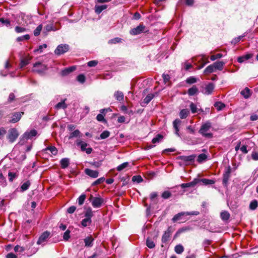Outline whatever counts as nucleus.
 Returning a JSON list of instances; mask_svg holds the SVG:
<instances>
[{
    "instance_id": "obj_30",
    "label": "nucleus",
    "mask_w": 258,
    "mask_h": 258,
    "mask_svg": "<svg viewBox=\"0 0 258 258\" xmlns=\"http://www.w3.org/2000/svg\"><path fill=\"white\" fill-rule=\"evenodd\" d=\"M85 218L91 219V218L93 216V211L90 207H88L86 209V211L84 213Z\"/></svg>"
},
{
    "instance_id": "obj_27",
    "label": "nucleus",
    "mask_w": 258,
    "mask_h": 258,
    "mask_svg": "<svg viewBox=\"0 0 258 258\" xmlns=\"http://www.w3.org/2000/svg\"><path fill=\"white\" fill-rule=\"evenodd\" d=\"M31 182L29 180L26 181L23 183L20 187V191L24 192L27 190L30 187Z\"/></svg>"
},
{
    "instance_id": "obj_14",
    "label": "nucleus",
    "mask_w": 258,
    "mask_h": 258,
    "mask_svg": "<svg viewBox=\"0 0 258 258\" xmlns=\"http://www.w3.org/2000/svg\"><path fill=\"white\" fill-rule=\"evenodd\" d=\"M214 88V84L212 83H209L206 86L204 90L203 91V93L206 95H210L213 91Z\"/></svg>"
},
{
    "instance_id": "obj_3",
    "label": "nucleus",
    "mask_w": 258,
    "mask_h": 258,
    "mask_svg": "<svg viewBox=\"0 0 258 258\" xmlns=\"http://www.w3.org/2000/svg\"><path fill=\"white\" fill-rule=\"evenodd\" d=\"M47 69V66L45 64L38 61L34 63L32 71L39 75H43L45 73Z\"/></svg>"
},
{
    "instance_id": "obj_63",
    "label": "nucleus",
    "mask_w": 258,
    "mask_h": 258,
    "mask_svg": "<svg viewBox=\"0 0 258 258\" xmlns=\"http://www.w3.org/2000/svg\"><path fill=\"white\" fill-rule=\"evenodd\" d=\"M26 29L24 27H19V26H16L15 27V31L18 33L24 32L26 31Z\"/></svg>"
},
{
    "instance_id": "obj_26",
    "label": "nucleus",
    "mask_w": 258,
    "mask_h": 258,
    "mask_svg": "<svg viewBox=\"0 0 258 258\" xmlns=\"http://www.w3.org/2000/svg\"><path fill=\"white\" fill-rule=\"evenodd\" d=\"M191 111L192 113H196L198 111L203 112V110L202 109H198L196 104L193 102H191L189 105Z\"/></svg>"
},
{
    "instance_id": "obj_41",
    "label": "nucleus",
    "mask_w": 258,
    "mask_h": 258,
    "mask_svg": "<svg viewBox=\"0 0 258 258\" xmlns=\"http://www.w3.org/2000/svg\"><path fill=\"white\" fill-rule=\"evenodd\" d=\"M91 219L85 218L82 220L81 225L83 227H85L91 224Z\"/></svg>"
},
{
    "instance_id": "obj_39",
    "label": "nucleus",
    "mask_w": 258,
    "mask_h": 258,
    "mask_svg": "<svg viewBox=\"0 0 258 258\" xmlns=\"http://www.w3.org/2000/svg\"><path fill=\"white\" fill-rule=\"evenodd\" d=\"M215 69L213 64H211L208 66L204 70L205 74H210L214 72L215 71Z\"/></svg>"
},
{
    "instance_id": "obj_18",
    "label": "nucleus",
    "mask_w": 258,
    "mask_h": 258,
    "mask_svg": "<svg viewBox=\"0 0 258 258\" xmlns=\"http://www.w3.org/2000/svg\"><path fill=\"white\" fill-rule=\"evenodd\" d=\"M85 173L88 176L92 178H96L98 176V172L96 170L86 168L85 170Z\"/></svg>"
},
{
    "instance_id": "obj_31",
    "label": "nucleus",
    "mask_w": 258,
    "mask_h": 258,
    "mask_svg": "<svg viewBox=\"0 0 258 258\" xmlns=\"http://www.w3.org/2000/svg\"><path fill=\"white\" fill-rule=\"evenodd\" d=\"M9 180L10 182H12L14 180L18 177V173L16 172H11L8 173Z\"/></svg>"
},
{
    "instance_id": "obj_64",
    "label": "nucleus",
    "mask_w": 258,
    "mask_h": 258,
    "mask_svg": "<svg viewBox=\"0 0 258 258\" xmlns=\"http://www.w3.org/2000/svg\"><path fill=\"white\" fill-rule=\"evenodd\" d=\"M44 28H45V30L47 32H49L52 30H54V28H53V25L52 24H47V25H46L45 26Z\"/></svg>"
},
{
    "instance_id": "obj_17",
    "label": "nucleus",
    "mask_w": 258,
    "mask_h": 258,
    "mask_svg": "<svg viewBox=\"0 0 258 258\" xmlns=\"http://www.w3.org/2000/svg\"><path fill=\"white\" fill-rule=\"evenodd\" d=\"M76 69V66H72L70 67L66 68L61 71V75L62 76H66L73 72Z\"/></svg>"
},
{
    "instance_id": "obj_48",
    "label": "nucleus",
    "mask_w": 258,
    "mask_h": 258,
    "mask_svg": "<svg viewBox=\"0 0 258 258\" xmlns=\"http://www.w3.org/2000/svg\"><path fill=\"white\" fill-rule=\"evenodd\" d=\"M214 106L218 110H221L225 107V105L224 103L221 102H216L214 104Z\"/></svg>"
},
{
    "instance_id": "obj_37",
    "label": "nucleus",
    "mask_w": 258,
    "mask_h": 258,
    "mask_svg": "<svg viewBox=\"0 0 258 258\" xmlns=\"http://www.w3.org/2000/svg\"><path fill=\"white\" fill-rule=\"evenodd\" d=\"M220 217L223 220L226 221L229 219L230 217V214L227 211H224L221 213Z\"/></svg>"
},
{
    "instance_id": "obj_49",
    "label": "nucleus",
    "mask_w": 258,
    "mask_h": 258,
    "mask_svg": "<svg viewBox=\"0 0 258 258\" xmlns=\"http://www.w3.org/2000/svg\"><path fill=\"white\" fill-rule=\"evenodd\" d=\"M201 181L202 182L204 185L213 184L215 183V181L213 180L207 178H203L201 180Z\"/></svg>"
},
{
    "instance_id": "obj_33",
    "label": "nucleus",
    "mask_w": 258,
    "mask_h": 258,
    "mask_svg": "<svg viewBox=\"0 0 258 258\" xmlns=\"http://www.w3.org/2000/svg\"><path fill=\"white\" fill-rule=\"evenodd\" d=\"M70 161L68 158H63L60 160V165L62 168L64 169L68 167Z\"/></svg>"
},
{
    "instance_id": "obj_32",
    "label": "nucleus",
    "mask_w": 258,
    "mask_h": 258,
    "mask_svg": "<svg viewBox=\"0 0 258 258\" xmlns=\"http://www.w3.org/2000/svg\"><path fill=\"white\" fill-rule=\"evenodd\" d=\"M189 111L187 109H182L179 112V116L181 119H184L189 115Z\"/></svg>"
},
{
    "instance_id": "obj_50",
    "label": "nucleus",
    "mask_w": 258,
    "mask_h": 258,
    "mask_svg": "<svg viewBox=\"0 0 258 258\" xmlns=\"http://www.w3.org/2000/svg\"><path fill=\"white\" fill-rule=\"evenodd\" d=\"M42 29V25H39L34 31V35L35 36H38L40 35Z\"/></svg>"
},
{
    "instance_id": "obj_40",
    "label": "nucleus",
    "mask_w": 258,
    "mask_h": 258,
    "mask_svg": "<svg viewBox=\"0 0 258 258\" xmlns=\"http://www.w3.org/2000/svg\"><path fill=\"white\" fill-rule=\"evenodd\" d=\"M0 23L1 26H6L7 27L11 26L10 21L8 19H5L3 18H0Z\"/></svg>"
},
{
    "instance_id": "obj_38",
    "label": "nucleus",
    "mask_w": 258,
    "mask_h": 258,
    "mask_svg": "<svg viewBox=\"0 0 258 258\" xmlns=\"http://www.w3.org/2000/svg\"><path fill=\"white\" fill-rule=\"evenodd\" d=\"M81 133L79 130H76L71 133H70L69 139H70L73 138L80 137L81 136Z\"/></svg>"
},
{
    "instance_id": "obj_42",
    "label": "nucleus",
    "mask_w": 258,
    "mask_h": 258,
    "mask_svg": "<svg viewBox=\"0 0 258 258\" xmlns=\"http://www.w3.org/2000/svg\"><path fill=\"white\" fill-rule=\"evenodd\" d=\"M174 250L177 254H181L184 250L183 246L181 244H178L175 246Z\"/></svg>"
},
{
    "instance_id": "obj_43",
    "label": "nucleus",
    "mask_w": 258,
    "mask_h": 258,
    "mask_svg": "<svg viewBox=\"0 0 258 258\" xmlns=\"http://www.w3.org/2000/svg\"><path fill=\"white\" fill-rule=\"evenodd\" d=\"M128 165H129L128 162H124V163L121 164L120 165H118V166H117L116 170L118 171H121L123 170L124 169H125V168H126Z\"/></svg>"
},
{
    "instance_id": "obj_2",
    "label": "nucleus",
    "mask_w": 258,
    "mask_h": 258,
    "mask_svg": "<svg viewBox=\"0 0 258 258\" xmlns=\"http://www.w3.org/2000/svg\"><path fill=\"white\" fill-rule=\"evenodd\" d=\"M199 214V212L198 211L181 212L174 215L172 219V221L173 222H176L178 221L183 220V222L188 220V219L185 218L186 216H197Z\"/></svg>"
},
{
    "instance_id": "obj_47",
    "label": "nucleus",
    "mask_w": 258,
    "mask_h": 258,
    "mask_svg": "<svg viewBox=\"0 0 258 258\" xmlns=\"http://www.w3.org/2000/svg\"><path fill=\"white\" fill-rule=\"evenodd\" d=\"M30 37L29 35L26 34V35L17 37L16 40L17 42H20V41H23L24 40H28L30 39Z\"/></svg>"
},
{
    "instance_id": "obj_6",
    "label": "nucleus",
    "mask_w": 258,
    "mask_h": 258,
    "mask_svg": "<svg viewBox=\"0 0 258 258\" xmlns=\"http://www.w3.org/2000/svg\"><path fill=\"white\" fill-rule=\"evenodd\" d=\"M70 46L67 44L58 45L54 50V53L57 55H61L69 51Z\"/></svg>"
},
{
    "instance_id": "obj_9",
    "label": "nucleus",
    "mask_w": 258,
    "mask_h": 258,
    "mask_svg": "<svg viewBox=\"0 0 258 258\" xmlns=\"http://www.w3.org/2000/svg\"><path fill=\"white\" fill-rule=\"evenodd\" d=\"M173 232L172 228L171 226L169 227L164 232L162 237V242L163 243H166L169 240V238Z\"/></svg>"
},
{
    "instance_id": "obj_62",
    "label": "nucleus",
    "mask_w": 258,
    "mask_h": 258,
    "mask_svg": "<svg viewBox=\"0 0 258 258\" xmlns=\"http://www.w3.org/2000/svg\"><path fill=\"white\" fill-rule=\"evenodd\" d=\"M223 56V55L221 53H217L216 55H211L210 57V59L212 61H214L218 58H220Z\"/></svg>"
},
{
    "instance_id": "obj_8",
    "label": "nucleus",
    "mask_w": 258,
    "mask_h": 258,
    "mask_svg": "<svg viewBox=\"0 0 258 258\" xmlns=\"http://www.w3.org/2000/svg\"><path fill=\"white\" fill-rule=\"evenodd\" d=\"M23 114V112H15L12 113L9 115V117L10 118L9 122L13 123L17 122L21 118Z\"/></svg>"
},
{
    "instance_id": "obj_16",
    "label": "nucleus",
    "mask_w": 258,
    "mask_h": 258,
    "mask_svg": "<svg viewBox=\"0 0 258 258\" xmlns=\"http://www.w3.org/2000/svg\"><path fill=\"white\" fill-rule=\"evenodd\" d=\"M154 96L155 95L152 93L149 94L140 103L141 105L143 107L146 106L153 99Z\"/></svg>"
},
{
    "instance_id": "obj_44",
    "label": "nucleus",
    "mask_w": 258,
    "mask_h": 258,
    "mask_svg": "<svg viewBox=\"0 0 258 258\" xmlns=\"http://www.w3.org/2000/svg\"><path fill=\"white\" fill-rule=\"evenodd\" d=\"M258 206V202L256 200L252 201L249 204V209L251 210H255Z\"/></svg>"
},
{
    "instance_id": "obj_59",
    "label": "nucleus",
    "mask_w": 258,
    "mask_h": 258,
    "mask_svg": "<svg viewBox=\"0 0 258 258\" xmlns=\"http://www.w3.org/2000/svg\"><path fill=\"white\" fill-rule=\"evenodd\" d=\"M85 76L83 74H80L77 77V81L81 83H84L85 81Z\"/></svg>"
},
{
    "instance_id": "obj_60",
    "label": "nucleus",
    "mask_w": 258,
    "mask_h": 258,
    "mask_svg": "<svg viewBox=\"0 0 258 258\" xmlns=\"http://www.w3.org/2000/svg\"><path fill=\"white\" fill-rule=\"evenodd\" d=\"M245 36V34H244L242 35L239 36L238 37H236L234 39H233L232 40L231 43L235 44L237 43V42H238L242 38H243Z\"/></svg>"
},
{
    "instance_id": "obj_19",
    "label": "nucleus",
    "mask_w": 258,
    "mask_h": 258,
    "mask_svg": "<svg viewBox=\"0 0 258 258\" xmlns=\"http://www.w3.org/2000/svg\"><path fill=\"white\" fill-rule=\"evenodd\" d=\"M67 99H62L60 102L57 103L55 106V109L58 110L60 109H65L68 107V105L65 103Z\"/></svg>"
},
{
    "instance_id": "obj_52",
    "label": "nucleus",
    "mask_w": 258,
    "mask_h": 258,
    "mask_svg": "<svg viewBox=\"0 0 258 258\" xmlns=\"http://www.w3.org/2000/svg\"><path fill=\"white\" fill-rule=\"evenodd\" d=\"M29 63V59L27 58H24L21 59L20 66L21 68H23L28 64Z\"/></svg>"
},
{
    "instance_id": "obj_23",
    "label": "nucleus",
    "mask_w": 258,
    "mask_h": 258,
    "mask_svg": "<svg viewBox=\"0 0 258 258\" xmlns=\"http://www.w3.org/2000/svg\"><path fill=\"white\" fill-rule=\"evenodd\" d=\"M181 120L179 119H176L174 120L173 122V125L174 129L175 130V134L177 135L178 136H179V126L181 124Z\"/></svg>"
},
{
    "instance_id": "obj_46",
    "label": "nucleus",
    "mask_w": 258,
    "mask_h": 258,
    "mask_svg": "<svg viewBox=\"0 0 258 258\" xmlns=\"http://www.w3.org/2000/svg\"><path fill=\"white\" fill-rule=\"evenodd\" d=\"M163 137L162 135L160 134H158L155 138H154L152 140V142L153 144H156L159 143L161 140L163 139Z\"/></svg>"
},
{
    "instance_id": "obj_11",
    "label": "nucleus",
    "mask_w": 258,
    "mask_h": 258,
    "mask_svg": "<svg viewBox=\"0 0 258 258\" xmlns=\"http://www.w3.org/2000/svg\"><path fill=\"white\" fill-rule=\"evenodd\" d=\"M196 157V156L195 155H191L189 156H180L178 157V159L188 164L194 162Z\"/></svg>"
},
{
    "instance_id": "obj_36",
    "label": "nucleus",
    "mask_w": 258,
    "mask_h": 258,
    "mask_svg": "<svg viewBox=\"0 0 258 258\" xmlns=\"http://www.w3.org/2000/svg\"><path fill=\"white\" fill-rule=\"evenodd\" d=\"M241 94L246 99L249 98L250 96V90L248 88H245L241 91Z\"/></svg>"
},
{
    "instance_id": "obj_4",
    "label": "nucleus",
    "mask_w": 258,
    "mask_h": 258,
    "mask_svg": "<svg viewBox=\"0 0 258 258\" xmlns=\"http://www.w3.org/2000/svg\"><path fill=\"white\" fill-rule=\"evenodd\" d=\"M89 201L91 203L92 206L94 208L101 207L104 202L103 199L101 198L100 197H95L92 195L90 196Z\"/></svg>"
},
{
    "instance_id": "obj_25",
    "label": "nucleus",
    "mask_w": 258,
    "mask_h": 258,
    "mask_svg": "<svg viewBox=\"0 0 258 258\" xmlns=\"http://www.w3.org/2000/svg\"><path fill=\"white\" fill-rule=\"evenodd\" d=\"M215 70L221 71L223 69L225 62L222 61H218L213 63Z\"/></svg>"
},
{
    "instance_id": "obj_61",
    "label": "nucleus",
    "mask_w": 258,
    "mask_h": 258,
    "mask_svg": "<svg viewBox=\"0 0 258 258\" xmlns=\"http://www.w3.org/2000/svg\"><path fill=\"white\" fill-rule=\"evenodd\" d=\"M14 250L16 252H22L25 250V248L23 247H21L18 245H16L14 247Z\"/></svg>"
},
{
    "instance_id": "obj_22",
    "label": "nucleus",
    "mask_w": 258,
    "mask_h": 258,
    "mask_svg": "<svg viewBox=\"0 0 258 258\" xmlns=\"http://www.w3.org/2000/svg\"><path fill=\"white\" fill-rule=\"evenodd\" d=\"M198 182V180L197 179H195L192 181L188 182V183H182L180 185V186L182 188H187L195 186Z\"/></svg>"
},
{
    "instance_id": "obj_51",
    "label": "nucleus",
    "mask_w": 258,
    "mask_h": 258,
    "mask_svg": "<svg viewBox=\"0 0 258 258\" xmlns=\"http://www.w3.org/2000/svg\"><path fill=\"white\" fill-rule=\"evenodd\" d=\"M197 79L195 77H190L186 79V82L189 84H192L197 82Z\"/></svg>"
},
{
    "instance_id": "obj_57",
    "label": "nucleus",
    "mask_w": 258,
    "mask_h": 258,
    "mask_svg": "<svg viewBox=\"0 0 258 258\" xmlns=\"http://www.w3.org/2000/svg\"><path fill=\"white\" fill-rule=\"evenodd\" d=\"M171 196V194L169 191H165L162 194V197L164 199H168Z\"/></svg>"
},
{
    "instance_id": "obj_35",
    "label": "nucleus",
    "mask_w": 258,
    "mask_h": 258,
    "mask_svg": "<svg viewBox=\"0 0 258 258\" xmlns=\"http://www.w3.org/2000/svg\"><path fill=\"white\" fill-rule=\"evenodd\" d=\"M208 158V156L205 154H201L198 156L197 158V161L199 163H203V162L205 161Z\"/></svg>"
},
{
    "instance_id": "obj_13",
    "label": "nucleus",
    "mask_w": 258,
    "mask_h": 258,
    "mask_svg": "<svg viewBox=\"0 0 258 258\" xmlns=\"http://www.w3.org/2000/svg\"><path fill=\"white\" fill-rule=\"evenodd\" d=\"M50 233L48 231L44 232L39 237L37 243L38 244H43L45 242L47 239L49 237Z\"/></svg>"
},
{
    "instance_id": "obj_28",
    "label": "nucleus",
    "mask_w": 258,
    "mask_h": 258,
    "mask_svg": "<svg viewBox=\"0 0 258 258\" xmlns=\"http://www.w3.org/2000/svg\"><path fill=\"white\" fill-rule=\"evenodd\" d=\"M107 7V5H102V6H98L96 5L95 6V12L96 14H99L101 13L104 10L106 9Z\"/></svg>"
},
{
    "instance_id": "obj_15",
    "label": "nucleus",
    "mask_w": 258,
    "mask_h": 258,
    "mask_svg": "<svg viewBox=\"0 0 258 258\" xmlns=\"http://www.w3.org/2000/svg\"><path fill=\"white\" fill-rule=\"evenodd\" d=\"M196 59L202 63L201 66L199 67L200 69L203 68L206 63L209 62L208 57H206L204 54L197 56Z\"/></svg>"
},
{
    "instance_id": "obj_1",
    "label": "nucleus",
    "mask_w": 258,
    "mask_h": 258,
    "mask_svg": "<svg viewBox=\"0 0 258 258\" xmlns=\"http://www.w3.org/2000/svg\"><path fill=\"white\" fill-rule=\"evenodd\" d=\"M212 127V123L210 121H207L202 123L199 133L205 138H212L213 137V134L209 132Z\"/></svg>"
},
{
    "instance_id": "obj_45",
    "label": "nucleus",
    "mask_w": 258,
    "mask_h": 258,
    "mask_svg": "<svg viewBox=\"0 0 258 258\" xmlns=\"http://www.w3.org/2000/svg\"><path fill=\"white\" fill-rule=\"evenodd\" d=\"M45 150L49 151L53 155H55L57 153V150L54 146L48 147Z\"/></svg>"
},
{
    "instance_id": "obj_10",
    "label": "nucleus",
    "mask_w": 258,
    "mask_h": 258,
    "mask_svg": "<svg viewBox=\"0 0 258 258\" xmlns=\"http://www.w3.org/2000/svg\"><path fill=\"white\" fill-rule=\"evenodd\" d=\"M19 136L18 131L15 128L10 130L8 138L11 143L14 142Z\"/></svg>"
},
{
    "instance_id": "obj_29",
    "label": "nucleus",
    "mask_w": 258,
    "mask_h": 258,
    "mask_svg": "<svg viewBox=\"0 0 258 258\" xmlns=\"http://www.w3.org/2000/svg\"><path fill=\"white\" fill-rule=\"evenodd\" d=\"M198 93V89L194 85L188 90L187 93L189 96H194Z\"/></svg>"
},
{
    "instance_id": "obj_21",
    "label": "nucleus",
    "mask_w": 258,
    "mask_h": 258,
    "mask_svg": "<svg viewBox=\"0 0 258 258\" xmlns=\"http://www.w3.org/2000/svg\"><path fill=\"white\" fill-rule=\"evenodd\" d=\"M253 56L251 53H248L245 55L239 56L237 58V61L239 63H242L245 61L251 58Z\"/></svg>"
},
{
    "instance_id": "obj_55",
    "label": "nucleus",
    "mask_w": 258,
    "mask_h": 258,
    "mask_svg": "<svg viewBox=\"0 0 258 258\" xmlns=\"http://www.w3.org/2000/svg\"><path fill=\"white\" fill-rule=\"evenodd\" d=\"M132 181L137 183H140L143 181V179L140 175H136L132 177Z\"/></svg>"
},
{
    "instance_id": "obj_58",
    "label": "nucleus",
    "mask_w": 258,
    "mask_h": 258,
    "mask_svg": "<svg viewBox=\"0 0 258 258\" xmlns=\"http://www.w3.org/2000/svg\"><path fill=\"white\" fill-rule=\"evenodd\" d=\"M110 135V133L109 132L107 131H105L104 132H103L100 136V138L101 139H105L107 138H108Z\"/></svg>"
},
{
    "instance_id": "obj_5",
    "label": "nucleus",
    "mask_w": 258,
    "mask_h": 258,
    "mask_svg": "<svg viewBox=\"0 0 258 258\" xmlns=\"http://www.w3.org/2000/svg\"><path fill=\"white\" fill-rule=\"evenodd\" d=\"M149 30L146 27L143 23H140L139 26L135 28L131 29L130 33L132 35H137L142 33H146Z\"/></svg>"
},
{
    "instance_id": "obj_24",
    "label": "nucleus",
    "mask_w": 258,
    "mask_h": 258,
    "mask_svg": "<svg viewBox=\"0 0 258 258\" xmlns=\"http://www.w3.org/2000/svg\"><path fill=\"white\" fill-rule=\"evenodd\" d=\"M37 134V132L35 130H32L29 132H26L24 135V137L27 139H31L35 137Z\"/></svg>"
},
{
    "instance_id": "obj_56",
    "label": "nucleus",
    "mask_w": 258,
    "mask_h": 258,
    "mask_svg": "<svg viewBox=\"0 0 258 258\" xmlns=\"http://www.w3.org/2000/svg\"><path fill=\"white\" fill-rule=\"evenodd\" d=\"M46 47L47 45L46 44H43V45H40L37 49H35L34 52L35 53H41L43 51V49Z\"/></svg>"
},
{
    "instance_id": "obj_7",
    "label": "nucleus",
    "mask_w": 258,
    "mask_h": 258,
    "mask_svg": "<svg viewBox=\"0 0 258 258\" xmlns=\"http://www.w3.org/2000/svg\"><path fill=\"white\" fill-rule=\"evenodd\" d=\"M76 145L81 148V150L85 152L87 154H90L92 152V149L91 147L86 148L88 145L86 143L83 142L80 140H77Z\"/></svg>"
},
{
    "instance_id": "obj_20",
    "label": "nucleus",
    "mask_w": 258,
    "mask_h": 258,
    "mask_svg": "<svg viewBox=\"0 0 258 258\" xmlns=\"http://www.w3.org/2000/svg\"><path fill=\"white\" fill-rule=\"evenodd\" d=\"M84 241L86 247H90L93 246L94 238L92 236H87L84 239Z\"/></svg>"
},
{
    "instance_id": "obj_34",
    "label": "nucleus",
    "mask_w": 258,
    "mask_h": 258,
    "mask_svg": "<svg viewBox=\"0 0 258 258\" xmlns=\"http://www.w3.org/2000/svg\"><path fill=\"white\" fill-rule=\"evenodd\" d=\"M114 96L115 99L119 101H122L123 99V93L119 91H116L114 93Z\"/></svg>"
},
{
    "instance_id": "obj_53",
    "label": "nucleus",
    "mask_w": 258,
    "mask_h": 258,
    "mask_svg": "<svg viewBox=\"0 0 258 258\" xmlns=\"http://www.w3.org/2000/svg\"><path fill=\"white\" fill-rule=\"evenodd\" d=\"M146 244L147 246L150 248H153L155 246L154 241L149 238L147 239Z\"/></svg>"
},
{
    "instance_id": "obj_12",
    "label": "nucleus",
    "mask_w": 258,
    "mask_h": 258,
    "mask_svg": "<svg viewBox=\"0 0 258 258\" xmlns=\"http://www.w3.org/2000/svg\"><path fill=\"white\" fill-rule=\"evenodd\" d=\"M230 173H231V168L230 167H228V168L227 169H226V170L224 172L223 175L222 182H223V184L224 186H226L228 183V181L229 178L230 177Z\"/></svg>"
},
{
    "instance_id": "obj_54",
    "label": "nucleus",
    "mask_w": 258,
    "mask_h": 258,
    "mask_svg": "<svg viewBox=\"0 0 258 258\" xmlns=\"http://www.w3.org/2000/svg\"><path fill=\"white\" fill-rule=\"evenodd\" d=\"M86 199V195L85 194H82L78 198V202L79 205H82L84 203V201Z\"/></svg>"
}]
</instances>
